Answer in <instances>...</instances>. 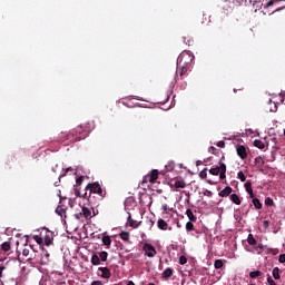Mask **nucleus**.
<instances>
[{
	"label": "nucleus",
	"instance_id": "nucleus-1",
	"mask_svg": "<svg viewBox=\"0 0 285 285\" xmlns=\"http://www.w3.org/2000/svg\"><path fill=\"white\" fill-rule=\"evenodd\" d=\"M88 129H86L82 125H79L69 134L60 132L56 141H58L59 144H63V141H70V144H75L77 141H81V139H86V137H88Z\"/></svg>",
	"mask_w": 285,
	"mask_h": 285
},
{
	"label": "nucleus",
	"instance_id": "nucleus-2",
	"mask_svg": "<svg viewBox=\"0 0 285 285\" xmlns=\"http://www.w3.org/2000/svg\"><path fill=\"white\" fill-rule=\"evenodd\" d=\"M86 190H89V196H88L89 204H92V194L99 195L101 199L106 197V191L101 188V185H99V183H89L86 187Z\"/></svg>",
	"mask_w": 285,
	"mask_h": 285
},
{
	"label": "nucleus",
	"instance_id": "nucleus-3",
	"mask_svg": "<svg viewBox=\"0 0 285 285\" xmlns=\"http://www.w3.org/2000/svg\"><path fill=\"white\" fill-rule=\"evenodd\" d=\"M193 61H195V56L193 55V52L183 51L177 58V66L193 68Z\"/></svg>",
	"mask_w": 285,
	"mask_h": 285
},
{
	"label": "nucleus",
	"instance_id": "nucleus-4",
	"mask_svg": "<svg viewBox=\"0 0 285 285\" xmlns=\"http://www.w3.org/2000/svg\"><path fill=\"white\" fill-rule=\"evenodd\" d=\"M209 175H219V178L224 179L226 177V164L220 160L219 166L209 169Z\"/></svg>",
	"mask_w": 285,
	"mask_h": 285
},
{
	"label": "nucleus",
	"instance_id": "nucleus-5",
	"mask_svg": "<svg viewBox=\"0 0 285 285\" xmlns=\"http://www.w3.org/2000/svg\"><path fill=\"white\" fill-rule=\"evenodd\" d=\"M157 179H159V170L157 169H153L150 171V174H147L144 178H142V186L144 184H148V181L150 184H155L157 181Z\"/></svg>",
	"mask_w": 285,
	"mask_h": 285
},
{
	"label": "nucleus",
	"instance_id": "nucleus-6",
	"mask_svg": "<svg viewBox=\"0 0 285 285\" xmlns=\"http://www.w3.org/2000/svg\"><path fill=\"white\" fill-rule=\"evenodd\" d=\"M142 250L147 257H155V255H157V249H155V246L148 243L144 244Z\"/></svg>",
	"mask_w": 285,
	"mask_h": 285
},
{
	"label": "nucleus",
	"instance_id": "nucleus-7",
	"mask_svg": "<svg viewBox=\"0 0 285 285\" xmlns=\"http://www.w3.org/2000/svg\"><path fill=\"white\" fill-rule=\"evenodd\" d=\"M188 70H190V67L177 66L175 80L177 81L179 77L180 79H184V76L188 73Z\"/></svg>",
	"mask_w": 285,
	"mask_h": 285
},
{
	"label": "nucleus",
	"instance_id": "nucleus-8",
	"mask_svg": "<svg viewBox=\"0 0 285 285\" xmlns=\"http://www.w3.org/2000/svg\"><path fill=\"white\" fill-rule=\"evenodd\" d=\"M170 188H176V190H179V188H186V181L181 178H176L170 181L169 184Z\"/></svg>",
	"mask_w": 285,
	"mask_h": 285
},
{
	"label": "nucleus",
	"instance_id": "nucleus-9",
	"mask_svg": "<svg viewBox=\"0 0 285 285\" xmlns=\"http://www.w3.org/2000/svg\"><path fill=\"white\" fill-rule=\"evenodd\" d=\"M237 155L240 159H247L248 158V151L246 150V147L244 145H237L236 146Z\"/></svg>",
	"mask_w": 285,
	"mask_h": 285
},
{
	"label": "nucleus",
	"instance_id": "nucleus-10",
	"mask_svg": "<svg viewBox=\"0 0 285 285\" xmlns=\"http://www.w3.org/2000/svg\"><path fill=\"white\" fill-rule=\"evenodd\" d=\"M98 271L101 273L100 277H102V279H110V277H112V273L108 267H99Z\"/></svg>",
	"mask_w": 285,
	"mask_h": 285
},
{
	"label": "nucleus",
	"instance_id": "nucleus-11",
	"mask_svg": "<svg viewBox=\"0 0 285 285\" xmlns=\"http://www.w3.org/2000/svg\"><path fill=\"white\" fill-rule=\"evenodd\" d=\"M42 239L45 242V246H50V244H52V234L47 230Z\"/></svg>",
	"mask_w": 285,
	"mask_h": 285
},
{
	"label": "nucleus",
	"instance_id": "nucleus-12",
	"mask_svg": "<svg viewBox=\"0 0 285 285\" xmlns=\"http://www.w3.org/2000/svg\"><path fill=\"white\" fill-rule=\"evenodd\" d=\"M230 193H233V187L227 186L223 190L218 193L219 197H229Z\"/></svg>",
	"mask_w": 285,
	"mask_h": 285
},
{
	"label": "nucleus",
	"instance_id": "nucleus-13",
	"mask_svg": "<svg viewBox=\"0 0 285 285\" xmlns=\"http://www.w3.org/2000/svg\"><path fill=\"white\" fill-rule=\"evenodd\" d=\"M173 273H175V271L170 267H167L164 272H163V279H170V277H173Z\"/></svg>",
	"mask_w": 285,
	"mask_h": 285
},
{
	"label": "nucleus",
	"instance_id": "nucleus-14",
	"mask_svg": "<svg viewBox=\"0 0 285 285\" xmlns=\"http://www.w3.org/2000/svg\"><path fill=\"white\" fill-rule=\"evenodd\" d=\"M81 214L85 217V219H92V212L88 207H82Z\"/></svg>",
	"mask_w": 285,
	"mask_h": 285
},
{
	"label": "nucleus",
	"instance_id": "nucleus-15",
	"mask_svg": "<svg viewBox=\"0 0 285 285\" xmlns=\"http://www.w3.org/2000/svg\"><path fill=\"white\" fill-rule=\"evenodd\" d=\"M230 202H233V204H236V206H240L242 205V198H239V196L237 194H232L229 196Z\"/></svg>",
	"mask_w": 285,
	"mask_h": 285
},
{
	"label": "nucleus",
	"instance_id": "nucleus-16",
	"mask_svg": "<svg viewBox=\"0 0 285 285\" xmlns=\"http://www.w3.org/2000/svg\"><path fill=\"white\" fill-rule=\"evenodd\" d=\"M128 224H129V226H131V228H139V225L141 224V222H137V220L132 219V217L129 215Z\"/></svg>",
	"mask_w": 285,
	"mask_h": 285
},
{
	"label": "nucleus",
	"instance_id": "nucleus-17",
	"mask_svg": "<svg viewBox=\"0 0 285 285\" xmlns=\"http://www.w3.org/2000/svg\"><path fill=\"white\" fill-rule=\"evenodd\" d=\"M157 226L160 230H166L168 228V223H166V220L164 219H158L157 222Z\"/></svg>",
	"mask_w": 285,
	"mask_h": 285
},
{
	"label": "nucleus",
	"instance_id": "nucleus-18",
	"mask_svg": "<svg viewBox=\"0 0 285 285\" xmlns=\"http://www.w3.org/2000/svg\"><path fill=\"white\" fill-rule=\"evenodd\" d=\"M91 264H92V266H99L101 264V259L99 258V256L97 254H94L91 256Z\"/></svg>",
	"mask_w": 285,
	"mask_h": 285
},
{
	"label": "nucleus",
	"instance_id": "nucleus-19",
	"mask_svg": "<svg viewBox=\"0 0 285 285\" xmlns=\"http://www.w3.org/2000/svg\"><path fill=\"white\" fill-rule=\"evenodd\" d=\"M186 215H187L189 222H197V216H195V214H193V209H187Z\"/></svg>",
	"mask_w": 285,
	"mask_h": 285
},
{
	"label": "nucleus",
	"instance_id": "nucleus-20",
	"mask_svg": "<svg viewBox=\"0 0 285 285\" xmlns=\"http://www.w3.org/2000/svg\"><path fill=\"white\" fill-rule=\"evenodd\" d=\"M254 146L256 148H259V150H264V148H266V145L264 144V141L259 139L254 140Z\"/></svg>",
	"mask_w": 285,
	"mask_h": 285
},
{
	"label": "nucleus",
	"instance_id": "nucleus-21",
	"mask_svg": "<svg viewBox=\"0 0 285 285\" xmlns=\"http://www.w3.org/2000/svg\"><path fill=\"white\" fill-rule=\"evenodd\" d=\"M252 204L256 208V210H262V202H259V198H253Z\"/></svg>",
	"mask_w": 285,
	"mask_h": 285
},
{
	"label": "nucleus",
	"instance_id": "nucleus-22",
	"mask_svg": "<svg viewBox=\"0 0 285 285\" xmlns=\"http://www.w3.org/2000/svg\"><path fill=\"white\" fill-rule=\"evenodd\" d=\"M119 237L122 239V242H130V233L128 232H121Z\"/></svg>",
	"mask_w": 285,
	"mask_h": 285
},
{
	"label": "nucleus",
	"instance_id": "nucleus-23",
	"mask_svg": "<svg viewBox=\"0 0 285 285\" xmlns=\"http://www.w3.org/2000/svg\"><path fill=\"white\" fill-rule=\"evenodd\" d=\"M247 244H249V246H257V239H255V237L253 236V234H249L247 237Z\"/></svg>",
	"mask_w": 285,
	"mask_h": 285
},
{
	"label": "nucleus",
	"instance_id": "nucleus-24",
	"mask_svg": "<svg viewBox=\"0 0 285 285\" xmlns=\"http://www.w3.org/2000/svg\"><path fill=\"white\" fill-rule=\"evenodd\" d=\"M245 190H246L247 195H250V193H253V184L250 183V180H247L245 183Z\"/></svg>",
	"mask_w": 285,
	"mask_h": 285
},
{
	"label": "nucleus",
	"instance_id": "nucleus-25",
	"mask_svg": "<svg viewBox=\"0 0 285 285\" xmlns=\"http://www.w3.org/2000/svg\"><path fill=\"white\" fill-rule=\"evenodd\" d=\"M272 275H273L274 279H281L282 275H279V267H274Z\"/></svg>",
	"mask_w": 285,
	"mask_h": 285
},
{
	"label": "nucleus",
	"instance_id": "nucleus-26",
	"mask_svg": "<svg viewBox=\"0 0 285 285\" xmlns=\"http://www.w3.org/2000/svg\"><path fill=\"white\" fill-rule=\"evenodd\" d=\"M0 248L3 250V253H8L10 250V248H11L10 242L2 243Z\"/></svg>",
	"mask_w": 285,
	"mask_h": 285
},
{
	"label": "nucleus",
	"instance_id": "nucleus-27",
	"mask_svg": "<svg viewBox=\"0 0 285 285\" xmlns=\"http://www.w3.org/2000/svg\"><path fill=\"white\" fill-rule=\"evenodd\" d=\"M56 213L57 215H59L60 217H63L66 215V208H63V206H58L56 208Z\"/></svg>",
	"mask_w": 285,
	"mask_h": 285
},
{
	"label": "nucleus",
	"instance_id": "nucleus-28",
	"mask_svg": "<svg viewBox=\"0 0 285 285\" xmlns=\"http://www.w3.org/2000/svg\"><path fill=\"white\" fill-rule=\"evenodd\" d=\"M102 244L104 246H110V244H112V239L110 238V236H104Z\"/></svg>",
	"mask_w": 285,
	"mask_h": 285
},
{
	"label": "nucleus",
	"instance_id": "nucleus-29",
	"mask_svg": "<svg viewBox=\"0 0 285 285\" xmlns=\"http://www.w3.org/2000/svg\"><path fill=\"white\" fill-rule=\"evenodd\" d=\"M224 266V261L222 259H216L214 263V268H216V271H219V268H222Z\"/></svg>",
	"mask_w": 285,
	"mask_h": 285
},
{
	"label": "nucleus",
	"instance_id": "nucleus-30",
	"mask_svg": "<svg viewBox=\"0 0 285 285\" xmlns=\"http://www.w3.org/2000/svg\"><path fill=\"white\" fill-rule=\"evenodd\" d=\"M249 277L252 279H257V277H262V272H259V271L250 272Z\"/></svg>",
	"mask_w": 285,
	"mask_h": 285
},
{
	"label": "nucleus",
	"instance_id": "nucleus-31",
	"mask_svg": "<svg viewBox=\"0 0 285 285\" xmlns=\"http://www.w3.org/2000/svg\"><path fill=\"white\" fill-rule=\"evenodd\" d=\"M186 230H187V233H190V232H193V230H195V224H193V222H187L186 223Z\"/></svg>",
	"mask_w": 285,
	"mask_h": 285
},
{
	"label": "nucleus",
	"instance_id": "nucleus-32",
	"mask_svg": "<svg viewBox=\"0 0 285 285\" xmlns=\"http://www.w3.org/2000/svg\"><path fill=\"white\" fill-rule=\"evenodd\" d=\"M98 257L100 262H106L108 259V252H100Z\"/></svg>",
	"mask_w": 285,
	"mask_h": 285
},
{
	"label": "nucleus",
	"instance_id": "nucleus-33",
	"mask_svg": "<svg viewBox=\"0 0 285 285\" xmlns=\"http://www.w3.org/2000/svg\"><path fill=\"white\" fill-rule=\"evenodd\" d=\"M255 165L256 166H264V158L262 156H258L255 158Z\"/></svg>",
	"mask_w": 285,
	"mask_h": 285
},
{
	"label": "nucleus",
	"instance_id": "nucleus-34",
	"mask_svg": "<svg viewBox=\"0 0 285 285\" xmlns=\"http://www.w3.org/2000/svg\"><path fill=\"white\" fill-rule=\"evenodd\" d=\"M265 206H275V202L271 197L265 198Z\"/></svg>",
	"mask_w": 285,
	"mask_h": 285
},
{
	"label": "nucleus",
	"instance_id": "nucleus-35",
	"mask_svg": "<svg viewBox=\"0 0 285 285\" xmlns=\"http://www.w3.org/2000/svg\"><path fill=\"white\" fill-rule=\"evenodd\" d=\"M279 1H285V0H269L265 8H271V6H275V3H279Z\"/></svg>",
	"mask_w": 285,
	"mask_h": 285
},
{
	"label": "nucleus",
	"instance_id": "nucleus-36",
	"mask_svg": "<svg viewBox=\"0 0 285 285\" xmlns=\"http://www.w3.org/2000/svg\"><path fill=\"white\" fill-rule=\"evenodd\" d=\"M207 170H208V168H205L204 170H202V171L199 173L200 179H206V177H208Z\"/></svg>",
	"mask_w": 285,
	"mask_h": 285
},
{
	"label": "nucleus",
	"instance_id": "nucleus-37",
	"mask_svg": "<svg viewBox=\"0 0 285 285\" xmlns=\"http://www.w3.org/2000/svg\"><path fill=\"white\" fill-rule=\"evenodd\" d=\"M237 177L240 181H246V175H244V171H238Z\"/></svg>",
	"mask_w": 285,
	"mask_h": 285
},
{
	"label": "nucleus",
	"instance_id": "nucleus-38",
	"mask_svg": "<svg viewBox=\"0 0 285 285\" xmlns=\"http://www.w3.org/2000/svg\"><path fill=\"white\" fill-rule=\"evenodd\" d=\"M33 239L37 244H45L43 236H35Z\"/></svg>",
	"mask_w": 285,
	"mask_h": 285
},
{
	"label": "nucleus",
	"instance_id": "nucleus-39",
	"mask_svg": "<svg viewBox=\"0 0 285 285\" xmlns=\"http://www.w3.org/2000/svg\"><path fill=\"white\" fill-rule=\"evenodd\" d=\"M187 262H188V258H186V256H180V257H179V264H180V266H184V264H187Z\"/></svg>",
	"mask_w": 285,
	"mask_h": 285
},
{
	"label": "nucleus",
	"instance_id": "nucleus-40",
	"mask_svg": "<svg viewBox=\"0 0 285 285\" xmlns=\"http://www.w3.org/2000/svg\"><path fill=\"white\" fill-rule=\"evenodd\" d=\"M216 146H217L218 148H226V142H225L224 140H219V141L216 144Z\"/></svg>",
	"mask_w": 285,
	"mask_h": 285
},
{
	"label": "nucleus",
	"instance_id": "nucleus-41",
	"mask_svg": "<svg viewBox=\"0 0 285 285\" xmlns=\"http://www.w3.org/2000/svg\"><path fill=\"white\" fill-rule=\"evenodd\" d=\"M208 153H212V155H217V148L210 146Z\"/></svg>",
	"mask_w": 285,
	"mask_h": 285
},
{
	"label": "nucleus",
	"instance_id": "nucleus-42",
	"mask_svg": "<svg viewBox=\"0 0 285 285\" xmlns=\"http://www.w3.org/2000/svg\"><path fill=\"white\" fill-rule=\"evenodd\" d=\"M279 264H285V254H281L278 257Z\"/></svg>",
	"mask_w": 285,
	"mask_h": 285
},
{
	"label": "nucleus",
	"instance_id": "nucleus-43",
	"mask_svg": "<svg viewBox=\"0 0 285 285\" xmlns=\"http://www.w3.org/2000/svg\"><path fill=\"white\" fill-rule=\"evenodd\" d=\"M267 283H268L269 285L276 284L275 281L273 279V277H272L271 275L267 276Z\"/></svg>",
	"mask_w": 285,
	"mask_h": 285
},
{
	"label": "nucleus",
	"instance_id": "nucleus-44",
	"mask_svg": "<svg viewBox=\"0 0 285 285\" xmlns=\"http://www.w3.org/2000/svg\"><path fill=\"white\" fill-rule=\"evenodd\" d=\"M204 195H205V197H213V191L206 189V190L204 191Z\"/></svg>",
	"mask_w": 285,
	"mask_h": 285
},
{
	"label": "nucleus",
	"instance_id": "nucleus-45",
	"mask_svg": "<svg viewBox=\"0 0 285 285\" xmlns=\"http://www.w3.org/2000/svg\"><path fill=\"white\" fill-rule=\"evenodd\" d=\"M22 255H23L24 257H28V256L30 255V249L24 248V249L22 250Z\"/></svg>",
	"mask_w": 285,
	"mask_h": 285
},
{
	"label": "nucleus",
	"instance_id": "nucleus-46",
	"mask_svg": "<svg viewBox=\"0 0 285 285\" xmlns=\"http://www.w3.org/2000/svg\"><path fill=\"white\" fill-rule=\"evenodd\" d=\"M76 183L78 186H81V184H83V177L77 178Z\"/></svg>",
	"mask_w": 285,
	"mask_h": 285
},
{
	"label": "nucleus",
	"instance_id": "nucleus-47",
	"mask_svg": "<svg viewBox=\"0 0 285 285\" xmlns=\"http://www.w3.org/2000/svg\"><path fill=\"white\" fill-rule=\"evenodd\" d=\"M75 217H76V219H81V217H83V214H81V212H80L78 214H75Z\"/></svg>",
	"mask_w": 285,
	"mask_h": 285
},
{
	"label": "nucleus",
	"instance_id": "nucleus-48",
	"mask_svg": "<svg viewBox=\"0 0 285 285\" xmlns=\"http://www.w3.org/2000/svg\"><path fill=\"white\" fill-rule=\"evenodd\" d=\"M90 285H104V283L101 281H94Z\"/></svg>",
	"mask_w": 285,
	"mask_h": 285
},
{
	"label": "nucleus",
	"instance_id": "nucleus-49",
	"mask_svg": "<svg viewBox=\"0 0 285 285\" xmlns=\"http://www.w3.org/2000/svg\"><path fill=\"white\" fill-rule=\"evenodd\" d=\"M3 271H6V266H0V277H2Z\"/></svg>",
	"mask_w": 285,
	"mask_h": 285
},
{
	"label": "nucleus",
	"instance_id": "nucleus-50",
	"mask_svg": "<svg viewBox=\"0 0 285 285\" xmlns=\"http://www.w3.org/2000/svg\"><path fill=\"white\" fill-rule=\"evenodd\" d=\"M248 195H249L250 199H255V193L252 191Z\"/></svg>",
	"mask_w": 285,
	"mask_h": 285
},
{
	"label": "nucleus",
	"instance_id": "nucleus-51",
	"mask_svg": "<svg viewBox=\"0 0 285 285\" xmlns=\"http://www.w3.org/2000/svg\"><path fill=\"white\" fill-rule=\"evenodd\" d=\"M163 210L166 213V210H168V205H163Z\"/></svg>",
	"mask_w": 285,
	"mask_h": 285
},
{
	"label": "nucleus",
	"instance_id": "nucleus-52",
	"mask_svg": "<svg viewBox=\"0 0 285 285\" xmlns=\"http://www.w3.org/2000/svg\"><path fill=\"white\" fill-rule=\"evenodd\" d=\"M281 10H285V6L276 9V12H281Z\"/></svg>",
	"mask_w": 285,
	"mask_h": 285
},
{
	"label": "nucleus",
	"instance_id": "nucleus-53",
	"mask_svg": "<svg viewBox=\"0 0 285 285\" xmlns=\"http://www.w3.org/2000/svg\"><path fill=\"white\" fill-rule=\"evenodd\" d=\"M202 164H203L202 160L196 161V166H202Z\"/></svg>",
	"mask_w": 285,
	"mask_h": 285
},
{
	"label": "nucleus",
	"instance_id": "nucleus-54",
	"mask_svg": "<svg viewBox=\"0 0 285 285\" xmlns=\"http://www.w3.org/2000/svg\"><path fill=\"white\" fill-rule=\"evenodd\" d=\"M127 285H135V282L129 281Z\"/></svg>",
	"mask_w": 285,
	"mask_h": 285
},
{
	"label": "nucleus",
	"instance_id": "nucleus-55",
	"mask_svg": "<svg viewBox=\"0 0 285 285\" xmlns=\"http://www.w3.org/2000/svg\"><path fill=\"white\" fill-rule=\"evenodd\" d=\"M264 226H268V220H264Z\"/></svg>",
	"mask_w": 285,
	"mask_h": 285
},
{
	"label": "nucleus",
	"instance_id": "nucleus-56",
	"mask_svg": "<svg viewBox=\"0 0 285 285\" xmlns=\"http://www.w3.org/2000/svg\"><path fill=\"white\" fill-rule=\"evenodd\" d=\"M82 197H88V193H85V195Z\"/></svg>",
	"mask_w": 285,
	"mask_h": 285
},
{
	"label": "nucleus",
	"instance_id": "nucleus-57",
	"mask_svg": "<svg viewBox=\"0 0 285 285\" xmlns=\"http://www.w3.org/2000/svg\"><path fill=\"white\" fill-rule=\"evenodd\" d=\"M188 46H190V40H188V42H186Z\"/></svg>",
	"mask_w": 285,
	"mask_h": 285
},
{
	"label": "nucleus",
	"instance_id": "nucleus-58",
	"mask_svg": "<svg viewBox=\"0 0 285 285\" xmlns=\"http://www.w3.org/2000/svg\"><path fill=\"white\" fill-rule=\"evenodd\" d=\"M184 40H183V42H185L186 43V38H183Z\"/></svg>",
	"mask_w": 285,
	"mask_h": 285
},
{
	"label": "nucleus",
	"instance_id": "nucleus-59",
	"mask_svg": "<svg viewBox=\"0 0 285 285\" xmlns=\"http://www.w3.org/2000/svg\"><path fill=\"white\" fill-rule=\"evenodd\" d=\"M208 181V184H213L210 180H207Z\"/></svg>",
	"mask_w": 285,
	"mask_h": 285
},
{
	"label": "nucleus",
	"instance_id": "nucleus-60",
	"mask_svg": "<svg viewBox=\"0 0 285 285\" xmlns=\"http://www.w3.org/2000/svg\"><path fill=\"white\" fill-rule=\"evenodd\" d=\"M283 285H285V283Z\"/></svg>",
	"mask_w": 285,
	"mask_h": 285
}]
</instances>
